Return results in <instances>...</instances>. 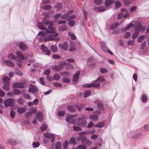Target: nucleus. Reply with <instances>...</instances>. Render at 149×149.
<instances>
[{
  "label": "nucleus",
  "mask_w": 149,
  "mask_h": 149,
  "mask_svg": "<svg viewBox=\"0 0 149 149\" xmlns=\"http://www.w3.org/2000/svg\"><path fill=\"white\" fill-rule=\"evenodd\" d=\"M43 22L45 25H48V29L49 30H47L45 28L43 24L39 22L38 23V28L40 30H46L45 32L43 31H40L39 32L38 35H40L43 37H44V38L45 42H46L48 41L53 40L55 39H59V38H55L58 36V33H53L47 35L48 33H55V29L53 28L52 26L53 25V22L50 21L45 22L43 21Z\"/></svg>",
  "instance_id": "obj_1"
},
{
  "label": "nucleus",
  "mask_w": 149,
  "mask_h": 149,
  "mask_svg": "<svg viewBox=\"0 0 149 149\" xmlns=\"http://www.w3.org/2000/svg\"><path fill=\"white\" fill-rule=\"evenodd\" d=\"M77 125L80 126L85 127L87 125V121L83 118H79L77 120Z\"/></svg>",
  "instance_id": "obj_2"
},
{
  "label": "nucleus",
  "mask_w": 149,
  "mask_h": 149,
  "mask_svg": "<svg viewBox=\"0 0 149 149\" xmlns=\"http://www.w3.org/2000/svg\"><path fill=\"white\" fill-rule=\"evenodd\" d=\"M16 54L18 58L16 57V60L17 61L21 62L22 60L25 59V57L22 55V53L19 51H17L16 52Z\"/></svg>",
  "instance_id": "obj_3"
},
{
  "label": "nucleus",
  "mask_w": 149,
  "mask_h": 149,
  "mask_svg": "<svg viewBox=\"0 0 149 149\" xmlns=\"http://www.w3.org/2000/svg\"><path fill=\"white\" fill-rule=\"evenodd\" d=\"M80 74L79 71H77L73 76V82L74 84H77L79 79V76Z\"/></svg>",
  "instance_id": "obj_4"
},
{
  "label": "nucleus",
  "mask_w": 149,
  "mask_h": 149,
  "mask_svg": "<svg viewBox=\"0 0 149 149\" xmlns=\"http://www.w3.org/2000/svg\"><path fill=\"white\" fill-rule=\"evenodd\" d=\"M146 28L145 26H141L140 24H139L136 25V27L135 28L134 31L139 33L141 31H144Z\"/></svg>",
  "instance_id": "obj_5"
},
{
  "label": "nucleus",
  "mask_w": 149,
  "mask_h": 149,
  "mask_svg": "<svg viewBox=\"0 0 149 149\" xmlns=\"http://www.w3.org/2000/svg\"><path fill=\"white\" fill-rule=\"evenodd\" d=\"M71 116L66 117V121L69 123H72L73 125H75L76 121L73 118L74 116Z\"/></svg>",
  "instance_id": "obj_6"
},
{
  "label": "nucleus",
  "mask_w": 149,
  "mask_h": 149,
  "mask_svg": "<svg viewBox=\"0 0 149 149\" xmlns=\"http://www.w3.org/2000/svg\"><path fill=\"white\" fill-rule=\"evenodd\" d=\"M41 49L44 54L47 55H50V51L43 44L41 45Z\"/></svg>",
  "instance_id": "obj_7"
},
{
  "label": "nucleus",
  "mask_w": 149,
  "mask_h": 149,
  "mask_svg": "<svg viewBox=\"0 0 149 149\" xmlns=\"http://www.w3.org/2000/svg\"><path fill=\"white\" fill-rule=\"evenodd\" d=\"M29 91L30 92L34 93L38 91V89L36 86L30 84L29 85Z\"/></svg>",
  "instance_id": "obj_8"
},
{
  "label": "nucleus",
  "mask_w": 149,
  "mask_h": 149,
  "mask_svg": "<svg viewBox=\"0 0 149 149\" xmlns=\"http://www.w3.org/2000/svg\"><path fill=\"white\" fill-rule=\"evenodd\" d=\"M13 100L12 98H9L4 101V103L5 106L8 107L11 105L13 102Z\"/></svg>",
  "instance_id": "obj_9"
},
{
  "label": "nucleus",
  "mask_w": 149,
  "mask_h": 149,
  "mask_svg": "<svg viewBox=\"0 0 149 149\" xmlns=\"http://www.w3.org/2000/svg\"><path fill=\"white\" fill-rule=\"evenodd\" d=\"M68 42L65 41L63 44H60L58 47L60 49L64 50H66L68 48Z\"/></svg>",
  "instance_id": "obj_10"
},
{
  "label": "nucleus",
  "mask_w": 149,
  "mask_h": 149,
  "mask_svg": "<svg viewBox=\"0 0 149 149\" xmlns=\"http://www.w3.org/2000/svg\"><path fill=\"white\" fill-rule=\"evenodd\" d=\"M24 87V84L22 82L15 83L13 86V87L14 88H22Z\"/></svg>",
  "instance_id": "obj_11"
},
{
  "label": "nucleus",
  "mask_w": 149,
  "mask_h": 149,
  "mask_svg": "<svg viewBox=\"0 0 149 149\" xmlns=\"http://www.w3.org/2000/svg\"><path fill=\"white\" fill-rule=\"evenodd\" d=\"M19 48L23 51L26 50L27 49V45L23 42H20L19 43Z\"/></svg>",
  "instance_id": "obj_12"
},
{
  "label": "nucleus",
  "mask_w": 149,
  "mask_h": 149,
  "mask_svg": "<svg viewBox=\"0 0 149 149\" xmlns=\"http://www.w3.org/2000/svg\"><path fill=\"white\" fill-rule=\"evenodd\" d=\"M36 117L40 122H42L43 120L42 114L41 112H38L36 114Z\"/></svg>",
  "instance_id": "obj_13"
},
{
  "label": "nucleus",
  "mask_w": 149,
  "mask_h": 149,
  "mask_svg": "<svg viewBox=\"0 0 149 149\" xmlns=\"http://www.w3.org/2000/svg\"><path fill=\"white\" fill-rule=\"evenodd\" d=\"M86 137L84 136H78L77 139L78 140L81 141L82 143H85V142L86 140Z\"/></svg>",
  "instance_id": "obj_14"
},
{
  "label": "nucleus",
  "mask_w": 149,
  "mask_h": 149,
  "mask_svg": "<svg viewBox=\"0 0 149 149\" xmlns=\"http://www.w3.org/2000/svg\"><path fill=\"white\" fill-rule=\"evenodd\" d=\"M113 0H106L104 3L105 7L107 8L109 7L111 4L113 3Z\"/></svg>",
  "instance_id": "obj_15"
},
{
  "label": "nucleus",
  "mask_w": 149,
  "mask_h": 149,
  "mask_svg": "<svg viewBox=\"0 0 149 149\" xmlns=\"http://www.w3.org/2000/svg\"><path fill=\"white\" fill-rule=\"evenodd\" d=\"M84 106V104L81 103H77L74 105L75 107L77 108L79 110H81Z\"/></svg>",
  "instance_id": "obj_16"
},
{
  "label": "nucleus",
  "mask_w": 149,
  "mask_h": 149,
  "mask_svg": "<svg viewBox=\"0 0 149 149\" xmlns=\"http://www.w3.org/2000/svg\"><path fill=\"white\" fill-rule=\"evenodd\" d=\"M68 28V26L67 25H64L60 26L58 27V30L61 31H65Z\"/></svg>",
  "instance_id": "obj_17"
},
{
  "label": "nucleus",
  "mask_w": 149,
  "mask_h": 149,
  "mask_svg": "<svg viewBox=\"0 0 149 149\" xmlns=\"http://www.w3.org/2000/svg\"><path fill=\"white\" fill-rule=\"evenodd\" d=\"M26 109L24 107H19L17 109V112L19 113H24Z\"/></svg>",
  "instance_id": "obj_18"
},
{
  "label": "nucleus",
  "mask_w": 149,
  "mask_h": 149,
  "mask_svg": "<svg viewBox=\"0 0 149 149\" xmlns=\"http://www.w3.org/2000/svg\"><path fill=\"white\" fill-rule=\"evenodd\" d=\"M8 143L9 144L12 146L15 145L17 144L16 141L12 138L10 139L8 141Z\"/></svg>",
  "instance_id": "obj_19"
},
{
  "label": "nucleus",
  "mask_w": 149,
  "mask_h": 149,
  "mask_svg": "<svg viewBox=\"0 0 149 149\" xmlns=\"http://www.w3.org/2000/svg\"><path fill=\"white\" fill-rule=\"evenodd\" d=\"M10 87L9 83H6L3 86V89L5 91H8Z\"/></svg>",
  "instance_id": "obj_20"
},
{
  "label": "nucleus",
  "mask_w": 149,
  "mask_h": 149,
  "mask_svg": "<svg viewBox=\"0 0 149 149\" xmlns=\"http://www.w3.org/2000/svg\"><path fill=\"white\" fill-rule=\"evenodd\" d=\"M5 63L6 65L8 67H14V64L11 61L7 60L5 61Z\"/></svg>",
  "instance_id": "obj_21"
},
{
  "label": "nucleus",
  "mask_w": 149,
  "mask_h": 149,
  "mask_svg": "<svg viewBox=\"0 0 149 149\" xmlns=\"http://www.w3.org/2000/svg\"><path fill=\"white\" fill-rule=\"evenodd\" d=\"M53 68L56 71H59L62 69V67L60 64L59 65L54 66Z\"/></svg>",
  "instance_id": "obj_22"
},
{
  "label": "nucleus",
  "mask_w": 149,
  "mask_h": 149,
  "mask_svg": "<svg viewBox=\"0 0 149 149\" xmlns=\"http://www.w3.org/2000/svg\"><path fill=\"white\" fill-rule=\"evenodd\" d=\"M100 85V84L99 83L96 82L90 84L91 87H93L95 88L99 87Z\"/></svg>",
  "instance_id": "obj_23"
},
{
  "label": "nucleus",
  "mask_w": 149,
  "mask_h": 149,
  "mask_svg": "<svg viewBox=\"0 0 149 149\" xmlns=\"http://www.w3.org/2000/svg\"><path fill=\"white\" fill-rule=\"evenodd\" d=\"M67 109L68 111L72 112H74L76 111L75 109L72 106L69 105L67 107Z\"/></svg>",
  "instance_id": "obj_24"
},
{
  "label": "nucleus",
  "mask_w": 149,
  "mask_h": 149,
  "mask_svg": "<svg viewBox=\"0 0 149 149\" xmlns=\"http://www.w3.org/2000/svg\"><path fill=\"white\" fill-rule=\"evenodd\" d=\"M97 105L98 108L100 109H102L104 108L103 104L100 101H97Z\"/></svg>",
  "instance_id": "obj_25"
},
{
  "label": "nucleus",
  "mask_w": 149,
  "mask_h": 149,
  "mask_svg": "<svg viewBox=\"0 0 149 149\" xmlns=\"http://www.w3.org/2000/svg\"><path fill=\"white\" fill-rule=\"evenodd\" d=\"M44 136L46 137L51 138L53 137L54 135L49 133H46L44 134Z\"/></svg>",
  "instance_id": "obj_26"
},
{
  "label": "nucleus",
  "mask_w": 149,
  "mask_h": 149,
  "mask_svg": "<svg viewBox=\"0 0 149 149\" xmlns=\"http://www.w3.org/2000/svg\"><path fill=\"white\" fill-rule=\"evenodd\" d=\"M51 8V6L49 5H45L42 6V8L45 10H49Z\"/></svg>",
  "instance_id": "obj_27"
},
{
  "label": "nucleus",
  "mask_w": 149,
  "mask_h": 149,
  "mask_svg": "<svg viewBox=\"0 0 149 149\" xmlns=\"http://www.w3.org/2000/svg\"><path fill=\"white\" fill-rule=\"evenodd\" d=\"M141 101L143 102H145L147 100V96L146 94H143L142 95L141 97Z\"/></svg>",
  "instance_id": "obj_28"
},
{
  "label": "nucleus",
  "mask_w": 149,
  "mask_h": 149,
  "mask_svg": "<svg viewBox=\"0 0 149 149\" xmlns=\"http://www.w3.org/2000/svg\"><path fill=\"white\" fill-rule=\"evenodd\" d=\"M91 94V92L90 91H85L84 93V97H87L90 96Z\"/></svg>",
  "instance_id": "obj_29"
},
{
  "label": "nucleus",
  "mask_w": 149,
  "mask_h": 149,
  "mask_svg": "<svg viewBox=\"0 0 149 149\" xmlns=\"http://www.w3.org/2000/svg\"><path fill=\"white\" fill-rule=\"evenodd\" d=\"M89 118L91 119L94 120H96L98 119L97 116L95 115H90Z\"/></svg>",
  "instance_id": "obj_30"
},
{
  "label": "nucleus",
  "mask_w": 149,
  "mask_h": 149,
  "mask_svg": "<svg viewBox=\"0 0 149 149\" xmlns=\"http://www.w3.org/2000/svg\"><path fill=\"white\" fill-rule=\"evenodd\" d=\"M75 50L74 44L73 43H72L71 44L70 46L69 49V50L70 52H72Z\"/></svg>",
  "instance_id": "obj_31"
},
{
  "label": "nucleus",
  "mask_w": 149,
  "mask_h": 149,
  "mask_svg": "<svg viewBox=\"0 0 149 149\" xmlns=\"http://www.w3.org/2000/svg\"><path fill=\"white\" fill-rule=\"evenodd\" d=\"M68 35L71 37V38L73 40H74L76 39V37L74 34L71 32H68Z\"/></svg>",
  "instance_id": "obj_32"
},
{
  "label": "nucleus",
  "mask_w": 149,
  "mask_h": 149,
  "mask_svg": "<svg viewBox=\"0 0 149 149\" xmlns=\"http://www.w3.org/2000/svg\"><path fill=\"white\" fill-rule=\"evenodd\" d=\"M119 23L118 22H114L111 25V29H113L119 25Z\"/></svg>",
  "instance_id": "obj_33"
},
{
  "label": "nucleus",
  "mask_w": 149,
  "mask_h": 149,
  "mask_svg": "<svg viewBox=\"0 0 149 149\" xmlns=\"http://www.w3.org/2000/svg\"><path fill=\"white\" fill-rule=\"evenodd\" d=\"M73 130L75 131H79L82 130V129L80 127L74 126L73 127Z\"/></svg>",
  "instance_id": "obj_34"
},
{
  "label": "nucleus",
  "mask_w": 149,
  "mask_h": 149,
  "mask_svg": "<svg viewBox=\"0 0 149 149\" xmlns=\"http://www.w3.org/2000/svg\"><path fill=\"white\" fill-rule=\"evenodd\" d=\"M51 50L53 52H56L57 50V47L56 45H53L51 46Z\"/></svg>",
  "instance_id": "obj_35"
},
{
  "label": "nucleus",
  "mask_w": 149,
  "mask_h": 149,
  "mask_svg": "<svg viewBox=\"0 0 149 149\" xmlns=\"http://www.w3.org/2000/svg\"><path fill=\"white\" fill-rule=\"evenodd\" d=\"M145 36L144 35H142L139 37L137 40V41L139 43L141 42L142 41L144 40Z\"/></svg>",
  "instance_id": "obj_36"
},
{
  "label": "nucleus",
  "mask_w": 149,
  "mask_h": 149,
  "mask_svg": "<svg viewBox=\"0 0 149 149\" xmlns=\"http://www.w3.org/2000/svg\"><path fill=\"white\" fill-rule=\"evenodd\" d=\"M8 57L10 60L15 59L16 60V56H14L12 53L10 54L8 56Z\"/></svg>",
  "instance_id": "obj_37"
},
{
  "label": "nucleus",
  "mask_w": 149,
  "mask_h": 149,
  "mask_svg": "<svg viewBox=\"0 0 149 149\" xmlns=\"http://www.w3.org/2000/svg\"><path fill=\"white\" fill-rule=\"evenodd\" d=\"M61 146V144L60 142H57L56 144L55 149H60Z\"/></svg>",
  "instance_id": "obj_38"
},
{
  "label": "nucleus",
  "mask_w": 149,
  "mask_h": 149,
  "mask_svg": "<svg viewBox=\"0 0 149 149\" xmlns=\"http://www.w3.org/2000/svg\"><path fill=\"white\" fill-rule=\"evenodd\" d=\"M75 23L74 21L73 20H70L68 21V24L70 26L73 27Z\"/></svg>",
  "instance_id": "obj_39"
},
{
  "label": "nucleus",
  "mask_w": 149,
  "mask_h": 149,
  "mask_svg": "<svg viewBox=\"0 0 149 149\" xmlns=\"http://www.w3.org/2000/svg\"><path fill=\"white\" fill-rule=\"evenodd\" d=\"M69 143L74 145L75 144H76L75 139L73 137L71 138L69 141Z\"/></svg>",
  "instance_id": "obj_40"
},
{
  "label": "nucleus",
  "mask_w": 149,
  "mask_h": 149,
  "mask_svg": "<svg viewBox=\"0 0 149 149\" xmlns=\"http://www.w3.org/2000/svg\"><path fill=\"white\" fill-rule=\"evenodd\" d=\"M86 146L84 145H79L77 148V149H86Z\"/></svg>",
  "instance_id": "obj_41"
},
{
  "label": "nucleus",
  "mask_w": 149,
  "mask_h": 149,
  "mask_svg": "<svg viewBox=\"0 0 149 149\" xmlns=\"http://www.w3.org/2000/svg\"><path fill=\"white\" fill-rule=\"evenodd\" d=\"M3 81L6 83H9L10 79L7 76L3 78Z\"/></svg>",
  "instance_id": "obj_42"
},
{
  "label": "nucleus",
  "mask_w": 149,
  "mask_h": 149,
  "mask_svg": "<svg viewBox=\"0 0 149 149\" xmlns=\"http://www.w3.org/2000/svg\"><path fill=\"white\" fill-rule=\"evenodd\" d=\"M104 125V124L103 122L99 123L96 124L95 126V127H97L100 128L103 127Z\"/></svg>",
  "instance_id": "obj_43"
},
{
  "label": "nucleus",
  "mask_w": 149,
  "mask_h": 149,
  "mask_svg": "<svg viewBox=\"0 0 149 149\" xmlns=\"http://www.w3.org/2000/svg\"><path fill=\"white\" fill-rule=\"evenodd\" d=\"M121 6L120 2L118 1H117L115 3V6L116 8H119Z\"/></svg>",
  "instance_id": "obj_44"
},
{
  "label": "nucleus",
  "mask_w": 149,
  "mask_h": 149,
  "mask_svg": "<svg viewBox=\"0 0 149 149\" xmlns=\"http://www.w3.org/2000/svg\"><path fill=\"white\" fill-rule=\"evenodd\" d=\"M53 78L54 80H57L60 79V77L58 74H56L54 75Z\"/></svg>",
  "instance_id": "obj_45"
},
{
  "label": "nucleus",
  "mask_w": 149,
  "mask_h": 149,
  "mask_svg": "<svg viewBox=\"0 0 149 149\" xmlns=\"http://www.w3.org/2000/svg\"><path fill=\"white\" fill-rule=\"evenodd\" d=\"M40 145L38 141H36V142H33L32 144L33 147L35 148L38 147L40 146Z\"/></svg>",
  "instance_id": "obj_46"
},
{
  "label": "nucleus",
  "mask_w": 149,
  "mask_h": 149,
  "mask_svg": "<svg viewBox=\"0 0 149 149\" xmlns=\"http://www.w3.org/2000/svg\"><path fill=\"white\" fill-rule=\"evenodd\" d=\"M95 131H96L95 129H93L92 130H88L87 131V134H94L95 133Z\"/></svg>",
  "instance_id": "obj_47"
},
{
  "label": "nucleus",
  "mask_w": 149,
  "mask_h": 149,
  "mask_svg": "<svg viewBox=\"0 0 149 149\" xmlns=\"http://www.w3.org/2000/svg\"><path fill=\"white\" fill-rule=\"evenodd\" d=\"M15 73L17 75L19 76L23 75L22 73L18 69H16L15 71Z\"/></svg>",
  "instance_id": "obj_48"
},
{
  "label": "nucleus",
  "mask_w": 149,
  "mask_h": 149,
  "mask_svg": "<svg viewBox=\"0 0 149 149\" xmlns=\"http://www.w3.org/2000/svg\"><path fill=\"white\" fill-rule=\"evenodd\" d=\"M47 128V126L45 124H43L42 125L40 128V129L42 132L44 130L46 129Z\"/></svg>",
  "instance_id": "obj_49"
},
{
  "label": "nucleus",
  "mask_w": 149,
  "mask_h": 149,
  "mask_svg": "<svg viewBox=\"0 0 149 149\" xmlns=\"http://www.w3.org/2000/svg\"><path fill=\"white\" fill-rule=\"evenodd\" d=\"M32 114V113L31 112H28L26 113L25 114V116L26 118H28L30 117Z\"/></svg>",
  "instance_id": "obj_50"
},
{
  "label": "nucleus",
  "mask_w": 149,
  "mask_h": 149,
  "mask_svg": "<svg viewBox=\"0 0 149 149\" xmlns=\"http://www.w3.org/2000/svg\"><path fill=\"white\" fill-rule=\"evenodd\" d=\"M94 2L95 4L99 5L102 3V0H94Z\"/></svg>",
  "instance_id": "obj_51"
},
{
  "label": "nucleus",
  "mask_w": 149,
  "mask_h": 149,
  "mask_svg": "<svg viewBox=\"0 0 149 149\" xmlns=\"http://www.w3.org/2000/svg\"><path fill=\"white\" fill-rule=\"evenodd\" d=\"M97 9L100 11L103 12L105 10V8L102 6H100L97 8Z\"/></svg>",
  "instance_id": "obj_52"
},
{
  "label": "nucleus",
  "mask_w": 149,
  "mask_h": 149,
  "mask_svg": "<svg viewBox=\"0 0 149 149\" xmlns=\"http://www.w3.org/2000/svg\"><path fill=\"white\" fill-rule=\"evenodd\" d=\"M17 102L20 104H24V101L22 98H20L17 100Z\"/></svg>",
  "instance_id": "obj_53"
},
{
  "label": "nucleus",
  "mask_w": 149,
  "mask_h": 149,
  "mask_svg": "<svg viewBox=\"0 0 149 149\" xmlns=\"http://www.w3.org/2000/svg\"><path fill=\"white\" fill-rule=\"evenodd\" d=\"M65 113V111H59L58 113V116H63Z\"/></svg>",
  "instance_id": "obj_54"
},
{
  "label": "nucleus",
  "mask_w": 149,
  "mask_h": 149,
  "mask_svg": "<svg viewBox=\"0 0 149 149\" xmlns=\"http://www.w3.org/2000/svg\"><path fill=\"white\" fill-rule=\"evenodd\" d=\"M104 80V79L102 76L99 77L96 80V81L100 82L103 81Z\"/></svg>",
  "instance_id": "obj_55"
},
{
  "label": "nucleus",
  "mask_w": 149,
  "mask_h": 149,
  "mask_svg": "<svg viewBox=\"0 0 149 149\" xmlns=\"http://www.w3.org/2000/svg\"><path fill=\"white\" fill-rule=\"evenodd\" d=\"M131 33L129 32H127L124 35V38L125 39L128 38L130 36Z\"/></svg>",
  "instance_id": "obj_56"
},
{
  "label": "nucleus",
  "mask_w": 149,
  "mask_h": 149,
  "mask_svg": "<svg viewBox=\"0 0 149 149\" xmlns=\"http://www.w3.org/2000/svg\"><path fill=\"white\" fill-rule=\"evenodd\" d=\"M14 95H19L20 93V91L19 90L17 89H15L13 90Z\"/></svg>",
  "instance_id": "obj_57"
},
{
  "label": "nucleus",
  "mask_w": 149,
  "mask_h": 149,
  "mask_svg": "<svg viewBox=\"0 0 149 149\" xmlns=\"http://www.w3.org/2000/svg\"><path fill=\"white\" fill-rule=\"evenodd\" d=\"M63 81L65 83H68L70 81V79L67 77H64L63 78Z\"/></svg>",
  "instance_id": "obj_58"
},
{
  "label": "nucleus",
  "mask_w": 149,
  "mask_h": 149,
  "mask_svg": "<svg viewBox=\"0 0 149 149\" xmlns=\"http://www.w3.org/2000/svg\"><path fill=\"white\" fill-rule=\"evenodd\" d=\"M23 96L26 99H30V95L29 94L26 93L24 94Z\"/></svg>",
  "instance_id": "obj_59"
},
{
  "label": "nucleus",
  "mask_w": 149,
  "mask_h": 149,
  "mask_svg": "<svg viewBox=\"0 0 149 149\" xmlns=\"http://www.w3.org/2000/svg\"><path fill=\"white\" fill-rule=\"evenodd\" d=\"M100 71L101 73H106L107 72V69L104 68H102L100 69Z\"/></svg>",
  "instance_id": "obj_60"
},
{
  "label": "nucleus",
  "mask_w": 149,
  "mask_h": 149,
  "mask_svg": "<svg viewBox=\"0 0 149 149\" xmlns=\"http://www.w3.org/2000/svg\"><path fill=\"white\" fill-rule=\"evenodd\" d=\"M68 18L69 16L67 14H64L61 17V18L62 19H68Z\"/></svg>",
  "instance_id": "obj_61"
},
{
  "label": "nucleus",
  "mask_w": 149,
  "mask_h": 149,
  "mask_svg": "<svg viewBox=\"0 0 149 149\" xmlns=\"http://www.w3.org/2000/svg\"><path fill=\"white\" fill-rule=\"evenodd\" d=\"M68 143V141H66L64 142L63 145V147L64 149H66L67 148Z\"/></svg>",
  "instance_id": "obj_62"
},
{
  "label": "nucleus",
  "mask_w": 149,
  "mask_h": 149,
  "mask_svg": "<svg viewBox=\"0 0 149 149\" xmlns=\"http://www.w3.org/2000/svg\"><path fill=\"white\" fill-rule=\"evenodd\" d=\"M133 24H130L129 25H127L126 26L125 28V30H127L131 28L133 26Z\"/></svg>",
  "instance_id": "obj_63"
},
{
  "label": "nucleus",
  "mask_w": 149,
  "mask_h": 149,
  "mask_svg": "<svg viewBox=\"0 0 149 149\" xmlns=\"http://www.w3.org/2000/svg\"><path fill=\"white\" fill-rule=\"evenodd\" d=\"M85 144L90 146L92 144V142L91 141L89 140H87V139H86V140L85 142Z\"/></svg>",
  "instance_id": "obj_64"
}]
</instances>
